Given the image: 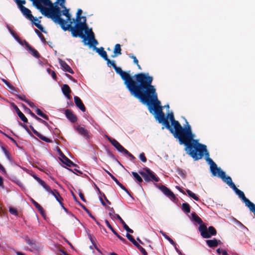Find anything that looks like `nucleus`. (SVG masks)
I'll return each mask as SVG.
<instances>
[{
	"mask_svg": "<svg viewBox=\"0 0 255 255\" xmlns=\"http://www.w3.org/2000/svg\"><path fill=\"white\" fill-rule=\"evenodd\" d=\"M47 192L51 193L53 190L51 189V188L46 184V185L43 187Z\"/></svg>",
	"mask_w": 255,
	"mask_h": 255,
	"instance_id": "obj_59",
	"label": "nucleus"
},
{
	"mask_svg": "<svg viewBox=\"0 0 255 255\" xmlns=\"http://www.w3.org/2000/svg\"><path fill=\"white\" fill-rule=\"evenodd\" d=\"M248 208L250 209V211H252L255 215V204L253 203Z\"/></svg>",
	"mask_w": 255,
	"mask_h": 255,
	"instance_id": "obj_58",
	"label": "nucleus"
},
{
	"mask_svg": "<svg viewBox=\"0 0 255 255\" xmlns=\"http://www.w3.org/2000/svg\"><path fill=\"white\" fill-rule=\"evenodd\" d=\"M66 21H63L60 25L64 31L69 30L74 37H79L83 39L82 42L85 45L87 44V37L84 34V25L82 24L81 21H76L75 26H72L71 24H66Z\"/></svg>",
	"mask_w": 255,
	"mask_h": 255,
	"instance_id": "obj_5",
	"label": "nucleus"
},
{
	"mask_svg": "<svg viewBox=\"0 0 255 255\" xmlns=\"http://www.w3.org/2000/svg\"><path fill=\"white\" fill-rule=\"evenodd\" d=\"M64 114L66 117L72 123H74L77 121V118L75 115H74L73 112L69 109H66L65 110Z\"/></svg>",
	"mask_w": 255,
	"mask_h": 255,
	"instance_id": "obj_15",
	"label": "nucleus"
},
{
	"mask_svg": "<svg viewBox=\"0 0 255 255\" xmlns=\"http://www.w3.org/2000/svg\"><path fill=\"white\" fill-rule=\"evenodd\" d=\"M128 157L131 158V160H133L135 159V157L131 154L129 151L128 152V153L126 154Z\"/></svg>",
	"mask_w": 255,
	"mask_h": 255,
	"instance_id": "obj_64",
	"label": "nucleus"
},
{
	"mask_svg": "<svg viewBox=\"0 0 255 255\" xmlns=\"http://www.w3.org/2000/svg\"><path fill=\"white\" fill-rule=\"evenodd\" d=\"M29 128L31 129V130L33 131V132L37 136H38L40 139L48 142V143H51L52 142V140L40 134L39 132H38L37 130H36L32 126H29Z\"/></svg>",
	"mask_w": 255,
	"mask_h": 255,
	"instance_id": "obj_18",
	"label": "nucleus"
},
{
	"mask_svg": "<svg viewBox=\"0 0 255 255\" xmlns=\"http://www.w3.org/2000/svg\"><path fill=\"white\" fill-rule=\"evenodd\" d=\"M10 92L14 95H16L17 94V89L14 87L13 86H11L9 88Z\"/></svg>",
	"mask_w": 255,
	"mask_h": 255,
	"instance_id": "obj_51",
	"label": "nucleus"
},
{
	"mask_svg": "<svg viewBox=\"0 0 255 255\" xmlns=\"http://www.w3.org/2000/svg\"><path fill=\"white\" fill-rule=\"evenodd\" d=\"M36 120L39 121L40 123H42V124H43L48 128H49L50 126H49L48 124L46 121H45L44 120L41 119V118H40L39 117Z\"/></svg>",
	"mask_w": 255,
	"mask_h": 255,
	"instance_id": "obj_53",
	"label": "nucleus"
},
{
	"mask_svg": "<svg viewBox=\"0 0 255 255\" xmlns=\"http://www.w3.org/2000/svg\"><path fill=\"white\" fill-rule=\"evenodd\" d=\"M143 171H139L138 173L143 177L146 182H149L151 181L158 182L159 178L156 174L149 168L145 167L143 168Z\"/></svg>",
	"mask_w": 255,
	"mask_h": 255,
	"instance_id": "obj_7",
	"label": "nucleus"
},
{
	"mask_svg": "<svg viewBox=\"0 0 255 255\" xmlns=\"http://www.w3.org/2000/svg\"><path fill=\"white\" fill-rule=\"evenodd\" d=\"M13 1L16 3L19 9L25 7L23 5L26 3L25 0H13Z\"/></svg>",
	"mask_w": 255,
	"mask_h": 255,
	"instance_id": "obj_41",
	"label": "nucleus"
},
{
	"mask_svg": "<svg viewBox=\"0 0 255 255\" xmlns=\"http://www.w3.org/2000/svg\"><path fill=\"white\" fill-rule=\"evenodd\" d=\"M27 110H28L29 111V113L30 114V115L33 117L35 119L37 120V119L38 118L37 116H36L33 112H31V111L29 109H27Z\"/></svg>",
	"mask_w": 255,
	"mask_h": 255,
	"instance_id": "obj_62",
	"label": "nucleus"
},
{
	"mask_svg": "<svg viewBox=\"0 0 255 255\" xmlns=\"http://www.w3.org/2000/svg\"><path fill=\"white\" fill-rule=\"evenodd\" d=\"M25 241L26 243L30 246L31 248H32L34 249H37L38 248V246L36 245V243L35 241L31 240L28 237H26L25 238Z\"/></svg>",
	"mask_w": 255,
	"mask_h": 255,
	"instance_id": "obj_26",
	"label": "nucleus"
},
{
	"mask_svg": "<svg viewBox=\"0 0 255 255\" xmlns=\"http://www.w3.org/2000/svg\"><path fill=\"white\" fill-rule=\"evenodd\" d=\"M236 194L240 198L242 199L243 201L245 203L246 206H247L248 207H249L253 203L246 197L244 193L242 191L239 190L238 191Z\"/></svg>",
	"mask_w": 255,
	"mask_h": 255,
	"instance_id": "obj_19",
	"label": "nucleus"
},
{
	"mask_svg": "<svg viewBox=\"0 0 255 255\" xmlns=\"http://www.w3.org/2000/svg\"><path fill=\"white\" fill-rule=\"evenodd\" d=\"M78 204L87 213L88 215L93 220H95V217L92 215L91 212L86 207V206L81 204L79 201H77Z\"/></svg>",
	"mask_w": 255,
	"mask_h": 255,
	"instance_id": "obj_33",
	"label": "nucleus"
},
{
	"mask_svg": "<svg viewBox=\"0 0 255 255\" xmlns=\"http://www.w3.org/2000/svg\"><path fill=\"white\" fill-rule=\"evenodd\" d=\"M62 8L63 10H61V15H65L66 17V20H70L71 19V14L69 12V9L66 8L65 4H64V7Z\"/></svg>",
	"mask_w": 255,
	"mask_h": 255,
	"instance_id": "obj_27",
	"label": "nucleus"
},
{
	"mask_svg": "<svg viewBox=\"0 0 255 255\" xmlns=\"http://www.w3.org/2000/svg\"><path fill=\"white\" fill-rule=\"evenodd\" d=\"M160 233H161V235L164 237V238L167 240L171 245L173 246H175V242L171 238L167 236L165 233L161 231H160Z\"/></svg>",
	"mask_w": 255,
	"mask_h": 255,
	"instance_id": "obj_39",
	"label": "nucleus"
},
{
	"mask_svg": "<svg viewBox=\"0 0 255 255\" xmlns=\"http://www.w3.org/2000/svg\"><path fill=\"white\" fill-rule=\"evenodd\" d=\"M82 13V10L81 9H78L77 10V12L76 13V21H81V20H84V18L86 17L85 16H82L81 14Z\"/></svg>",
	"mask_w": 255,
	"mask_h": 255,
	"instance_id": "obj_34",
	"label": "nucleus"
},
{
	"mask_svg": "<svg viewBox=\"0 0 255 255\" xmlns=\"http://www.w3.org/2000/svg\"><path fill=\"white\" fill-rule=\"evenodd\" d=\"M186 191L188 195L190 197L192 198L195 200L197 201L199 200V197L195 193L192 192L191 190H190L189 189H186Z\"/></svg>",
	"mask_w": 255,
	"mask_h": 255,
	"instance_id": "obj_36",
	"label": "nucleus"
},
{
	"mask_svg": "<svg viewBox=\"0 0 255 255\" xmlns=\"http://www.w3.org/2000/svg\"><path fill=\"white\" fill-rule=\"evenodd\" d=\"M100 200L101 201V203H102V204L105 206L107 209H109V207L107 206L106 205V203L104 201L103 199H102V197H100Z\"/></svg>",
	"mask_w": 255,
	"mask_h": 255,
	"instance_id": "obj_61",
	"label": "nucleus"
},
{
	"mask_svg": "<svg viewBox=\"0 0 255 255\" xmlns=\"http://www.w3.org/2000/svg\"><path fill=\"white\" fill-rule=\"evenodd\" d=\"M96 45L92 46L94 49L96 50V52L107 62H110V59L108 57L107 53L106 51L104 50V48L103 47L100 48H97L96 47Z\"/></svg>",
	"mask_w": 255,
	"mask_h": 255,
	"instance_id": "obj_14",
	"label": "nucleus"
},
{
	"mask_svg": "<svg viewBox=\"0 0 255 255\" xmlns=\"http://www.w3.org/2000/svg\"><path fill=\"white\" fill-rule=\"evenodd\" d=\"M107 226L112 231L114 235L117 233V232L115 230V229L112 227V226L110 224L109 222L107 220H105V221Z\"/></svg>",
	"mask_w": 255,
	"mask_h": 255,
	"instance_id": "obj_46",
	"label": "nucleus"
},
{
	"mask_svg": "<svg viewBox=\"0 0 255 255\" xmlns=\"http://www.w3.org/2000/svg\"><path fill=\"white\" fill-rule=\"evenodd\" d=\"M140 101L148 106L150 113H154V118L160 124L163 125L174 137L178 139L180 144H184L188 140L192 139L194 135L192 133L191 126L186 122L187 125L183 128L180 123L174 119L173 114L171 113L165 117L162 111L161 103L158 100L156 89L153 87Z\"/></svg>",
	"mask_w": 255,
	"mask_h": 255,
	"instance_id": "obj_1",
	"label": "nucleus"
},
{
	"mask_svg": "<svg viewBox=\"0 0 255 255\" xmlns=\"http://www.w3.org/2000/svg\"><path fill=\"white\" fill-rule=\"evenodd\" d=\"M1 148V149L3 151V152L4 153L5 156L6 157V158L8 160H11V155H10V153L9 152V151L4 146H2Z\"/></svg>",
	"mask_w": 255,
	"mask_h": 255,
	"instance_id": "obj_43",
	"label": "nucleus"
},
{
	"mask_svg": "<svg viewBox=\"0 0 255 255\" xmlns=\"http://www.w3.org/2000/svg\"><path fill=\"white\" fill-rule=\"evenodd\" d=\"M35 32L38 35V37L40 38L42 42L45 43L46 39L44 37L43 35L39 31L38 29H35Z\"/></svg>",
	"mask_w": 255,
	"mask_h": 255,
	"instance_id": "obj_42",
	"label": "nucleus"
},
{
	"mask_svg": "<svg viewBox=\"0 0 255 255\" xmlns=\"http://www.w3.org/2000/svg\"><path fill=\"white\" fill-rule=\"evenodd\" d=\"M59 153L60 156L61 157L60 159L64 164L68 167H71L72 166H77V165L74 163L70 159L66 157L60 150V149H59Z\"/></svg>",
	"mask_w": 255,
	"mask_h": 255,
	"instance_id": "obj_12",
	"label": "nucleus"
},
{
	"mask_svg": "<svg viewBox=\"0 0 255 255\" xmlns=\"http://www.w3.org/2000/svg\"><path fill=\"white\" fill-rule=\"evenodd\" d=\"M182 211L186 214H188L190 212V206L187 203H183L181 207Z\"/></svg>",
	"mask_w": 255,
	"mask_h": 255,
	"instance_id": "obj_29",
	"label": "nucleus"
},
{
	"mask_svg": "<svg viewBox=\"0 0 255 255\" xmlns=\"http://www.w3.org/2000/svg\"><path fill=\"white\" fill-rule=\"evenodd\" d=\"M126 237L128 238V239L133 244L135 243L136 241L134 240L133 236L131 235L130 234L127 233L126 235Z\"/></svg>",
	"mask_w": 255,
	"mask_h": 255,
	"instance_id": "obj_48",
	"label": "nucleus"
},
{
	"mask_svg": "<svg viewBox=\"0 0 255 255\" xmlns=\"http://www.w3.org/2000/svg\"><path fill=\"white\" fill-rule=\"evenodd\" d=\"M107 138L109 141L117 148V149L121 146V144L115 139L112 138L109 136H107Z\"/></svg>",
	"mask_w": 255,
	"mask_h": 255,
	"instance_id": "obj_30",
	"label": "nucleus"
},
{
	"mask_svg": "<svg viewBox=\"0 0 255 255\" xmlns=\"http://www.w3.org/2000/svg\"><path fill=\"white\" fill-rule=\"evenodd\" d=\"M107 63L108 66H112L114 69L117 67L114 61H111L110 60V62H107Z\"/></svg>",
	"mask_w": 255,
	"mask_h": 255,
	"instance_id": "obj_52",
	"label": "nucleus"
},
{
	"mask_svg": "<svg viewBox=\"0 0 255 255\" xmlns=\"http://www.w3.org/2000/svg\"><path fill=\"white\" fill-rule=\"evenodd\" d=\"M121 46L120 44H116L114 49V55H112L111 57L112 58L116 57L119 55L122 54V49Z\"/></svg>",
	"mask_w": 255,
	"mask_h": 255,
	"instance_id": "obj_24",
	"label": "nucleus"
},
{
	"mask_svg": "<svg viewBox=\"0 0 255 255\" xmlns=\"http://www.w3.org/2000/svg\"><path fill=\"white\" fill-rule=\"evenodd\" d=\"M25 46L27 48L28 52L35 58H39L40 56V55L38 52L35 49L30 46L26 41H25Z\"/></svg>",
	"mask_w": 255,
	"mask_h": 255,
	"instance_id": "obj_17",
	"label": "nucleus"
},
{
	"mask_svg": "<svg viewBox=\"0 0 255 255\" xmlns=\"http://www.w3.org/2000/svg\"><path fill=\"white\" fill-rule=\"evenodd\" d=\"M139 157L140 159L143 162H146L147 161L146 157L145 156V154L143 152L139 154Z\"/></svg>",
	"mask_w": 255,
	"mask_h": 255,
	"instance_id": "obj_50",
	"label": "nucleus"
},
{
	"mask_svg": "<svg viewBox=\"0 0 255 255\" xmlns=\"http://www.w3.org/2000/svg\"><path fill=\"white\" fill-rule=\"evenodd\" d=\"M118 185L123 190H124L126 193L128 194H129V192L128 190L120 182L118 184Z\"/></svg>",
	"mask_w": 255,
	"mask_h": 255,
	"instance_id": "obj_56",
	"label": "nucleus"
},
{
	"mask_svg": "<svg viewBox=\"0 0 255 255\" xmlns=\"http://www.w3.org/2000/svg\"><path fill=\"white\" fill-rule=\"evenodd\" d=\"M115 70L124 81V84L130 94L140 101L153 87L152 85L153 78L148 73H140L131 76L120 67H117Z\"/></svg>",
	"mask_w": 255,
	"mask_h": 255,
	"instance_id": "obj_2",
	"label": "nucleus"
},
{
	"mask_svg": "<svg viewBox=\"0 0 255 255\" xmlns=\"http://www.w3.org/2000/svg\"><path fill=\"white\" fill-rule=\"evenodd\" d=\"M16 97L20 99V100L24 101L26 103L28 102V99L26 98V96L24 95H18L17 94L16 95Z\"/></svg>",
	"mask_w": 255,
	"mask_h": 255,
	"instance_id": "obj_45",
	"label": "nucleus"
},
{
	"mask_svg": "<svg viewBox=\"0 0 255 255\" xmlns=\"http://www.w3.org/2000/svg\"><path fill=\"white\" fill-rule=\"evenodd\" d=\"M31 201L34 205L35 207L40 212V214L42 215H44V210L43 208L37 202H36L34 199H31Z\"/></svg>",
	"mask_w": 255,
	"mask_h": 255,
	"instance_id": "obj_28",
	"label": "nucleus"
},
{
	"mask_svg": "<svg viewBox=\"0 0 255 255\" xmlns=\"http://www.w3.org/2000/svg\"><path fill=\"white\" fill-rule=\"evenodd\" d=\"M217 176L221 178L222 180L229 186L234 184L232 182V178L230 176H226L225 172L221 168L218 171Z\"/></svg>",
	"mask_w": 255,
	"mask_h": 255,
	"instance_id": "obj_9",
	"label": "nucleus"
},
{
	"mask_svg": "<svg viewBox=\"0 0 255 255\" xmlns=\"http://www.w3.org/2000/svg\"><path fill=\"white\" fill-rule=\"evenodd\" d=\"M56 198V200L60 203L61 206H63V203H62L63 198L60 196L59 193L58 191L56 190H54L51 193Z\"/></svg>",
	"mask_w": 255,
	"mask_h": 255,
	"instance_id": "obj_25",
	"label": "nucleus"
},
{
	"mask_svg": "<svg viewBox=\"0 0 255 255\" xmlns=\"http://www.w3.org/2000/svg\"><path fill=\"white\" fill-rule=\"evenodd\" d=\"M79 197L80 198H81V199L84 202H86V199L84 197V194L81 193V192H80L79 194Z\"/></svg>",
	"mask_w": 255,
	"mask_h": 255,
	"instance_id": "obj_60",
	"label": "nucleus"
},
{
	"mask_svg": "<svg viewBox=\"0 0 255 255\" xmlns=\"http://www.w3.org/2000/svg\"><path fill=\"white\" fill-rule=\"evenodd\" d=\"M195 135L192 139L188 140L185 142V150L194 160H198L203 158L205 155L206 160L210 165V170L213 175L217 176L218 171L220 169L217 164L209 157V153L205 145L199 143L198 140L194 139Z\"/></svg>",
	"mask_w": 255,
	"mask_h": 255,
	"instance_id": "obj_4",
	"label": "nucleus"
},
{
	"mask_svg": "<svg viewBox=\"0 0 255 255\" xmlns=\"http://www.w3.org/2000/svg\"><path fill=\"white\" fill-rule=\"evenodd\" d=\"M122 224L123 225L124 229L126 230L128 233H133V231L132 229H130L125 222Z\"/></svg>",
	"mask_w": 255,
	"mask_h": 255,
	"instance_id": "obj_47",
	"label": "nucleus"
},
{
	"mask_svg": "<svg viewBox=\"0 0 255 255\" xmlns=\"http://www.w3.org/2000/svg\"><path fill=\"white\" fill-rule=\"evenodd\" d=\"M199 230L201 236L204 238H209L212 236L217 234V231L213 226H210L207 229L205 225H201L199 227Z\"/></svg>",
	"mask_w": 255,
	"mask_h": 255,
	"instance_id": "obj_8",
	"label": "nucleus"
},
{
	"mask_svg": "<svg viewBox=\"0 0 255 255\" xmlns=\"http://www.w3.org/2000/svg\"><path fill=\"white\" fill-rule=\"evenodd\" d=\"M33 4L38 9L42 15L50 18L55 23L59 25L65 21L61 18V10L58 4L61 7H64L66 0H56L54 3H52L50 0H31Z\"/></svg>",
	"mask_w": 255,
	"mask_h": 255,
	"instance_id": "obj_3",
	"label": "nucleus"
},
{
	"mask_svg": "<svg viewBox=\"0 0 255 255\" xmlns=\"http://www.w3.org/2000/svg\"><path fill=\"white\" fill-rule=\"evenodd\" d=\"M20 11L23 14V15L25 16V17L31 21H38V19L36 17H34L31 14V12L30 9L27 8L26 7H22L21 8H19Z\"/></svg>",
	"mask_w": 255,
	"mask_h": 255,
	"instance_id": "obj_11",
	"label": "nucleus"
},
{
	"mask_svg": "<svg viewBox=\"0 0 255 255\" xmlns=\"http://www.w3.org/2000/svg\"><path fill=\"white\" fill-rule=\"evenodd\" d=\"M74 102L76 106L80 109L82 112H84L86 111V108L83 103L82 101L79 97L78 96L74 97Z\"/></svg>",
	"mask_w": 255,
	"mask_h": 255,
	"instance_id": "obj_20",
	"label": "nucleus"
},
{
	"mask_svg": "<svg viewBox=\"0 0 255 255\" xmlns=\"http://www.w3.org/2000/svg\"><path fill=\"white\" fill-rule=\"evenodd\" d=\"M84 18V19L83 21H81V22L82 24L84 25V31L87 34L86 37H87V40H88L87 45H88L89 47H91L92 46L97 45L98 44V42L95 38V34L92 29H89L87 24L86 23V17Z\"/></svg>",
	"mask_w": 255,
	"mask_h": 255,
	"instance_id": "obj_6",
	"label": "nucleus"
},
{
	"mask_svg": "<svg viewBox=\"0 0 255 255\" xmlns=\"http://www.w3.org/2000/svg\"><path fill=\"white\" fill-rule=\"evenodd\" d=\"M38 22H33V24L35 25L36 27H37L40 30L44 33H46V31L44 30V27L39 23L40 21L38 20Z\"/></svg>",
	"mask_w": 255,
	"mask_h": 255,
	"instance_id": "obj_44",
	"label": "nucleus"
},
{
	"mask_svg": "<svg viewBox=\"0 0 255 255\" xmlns=\"http://www.w3.org/2000/svg\"><path fill=\"white\" fill-rule=\"evenodd\" d=\"M74 128L80 135H82L87 140L90 139L89 132L87 129L80 126H75Z\"/></svg>",
	"mask_w": 255,
	"mask_h": 255,
	"instance_id": "obj_13",
	"label": "nucleus"
},
{
	"mask_svg": "<svg viewBox=\"0 0 255 255\" xmlns=\"http://www.w3.org/2000/svg\"><path fill=\"white\" fill-rule=\"evenodd\" d=\"M128 57L130 58L131 59H133V62L134 64H135L137 65V67L138 69L141 70V68L138 64V61L136 57L132 54H128Z\"/></svg>",
	"mask_w": 255,
	"mask_h": 255,
	"instance_id": "obj_38",
	"label": "nucleus"
},
{
	"mask_svg": "<svg viewBox=\"0 0 255 255\" xmlns=\"http://www.w3.org/2000/svg\"><path fill=\"white\" fill-rule=\"evenodd\" d=\"M60 64L61 66V68L63 70L68 72L71 74H73L74 71L65 62L62 60H60Z\"/></svg>",
	"mask_w": 255,
	"mask_h": 255,
	"instance_id": "obj_21",
	"label": "nucleus"
},
{
	"mask_svg": "<svg viewBox=\"0 0 255 255\" xmlns=\"http://www.w3.org/2000/svg\"><path fill=\"white\" fill-rule=\"evenodd\" d=\"M117 150L121 152H123L126 154L128 151V150L125 149L122 145L117 149Z\"/></svg>",
	"mask_w": 255,
	"mask_h": 255,
	"instance_id": "obj_49",
	"label": "nucleus"
},
{
	"mask_svg": "<svg viewBox=\"0 0 255 255\" xmlns=\"http://www.w3.org/2000/svg\"><path fill=\"white\" fill-rule=\"evenodd\" d=\"M109 211H110L109 213V215L112 219L116 218L119 220L121 224L124 223V221L122 219L120 216L119 214L115 213V211L113 208H109Z\"/></svg>",
	"mask_w": 255,
	"mask_h": 255,
	"instance_id": "obj_22",
	"label": "nucleus"
},
{
	"mask_svg": "<svg viewBox=\"0 0 255 255\" xmlns=\"http://www.w3.org/2000/svg\"><path fill=\"white\" fill-rule=\"evenodd\" d=\"M230 187L234 190L236 193H237L238 191L239 190V189L236 187L234 183L231 186H230Z\"/></svg>",
	"mask_w": 255,
	"mask_h": 255,
	"instance_id": "obj_63",
	"label": "nucleus"
},
{
	"mask_svg": "<svg viewBox=\"0 0 255 255\" xmlns=\"http://www.w3.org/2000/svg\"><path fill=\"white\" fill-rule=\"evenodd\" d=\"M19 125L22 126L29 134L32 135L31 132L30 131L27 126L20 122Z\"/></svg>",
	"mask_w": 255,
	"mask_h": 255,
	"instance_id": "obj_55",
	"label": "nucleus"
},
{
	"mask_svg": "<svg viewBox=\"0 0 255 255\" xmlns=\"http://www.w3.org/2000/svg\"><path fill=\"white\" fill-rule=\"evenodd\" d=\"M206 244L210 248H215L218 246L221 243L220 240H217L216 239L213 240H208L206 241Z\"/></svg>",
	"mask_w": 255,
	"mask_h": 255,
	"instance_id": "obj_23",
	"label": "nucleus"
},
{
	"mask_svg": "<svg viewBox=\"0 0 255 255\" xmlns=\"http://www.w3.org/2000/svg\"><path fill=\"white\" fill-rule=\"evenodd\" d=\"M62 91L64 95H69L71 92L69 86L67 84H64L62 86Z\"/></svg>",
	"mask_w": 255,
	"mask_h": 255,
	"instance_id": "obj_31",
	"label": "nucleus"
},
{
	"mask_svg": "<svg viewBox=\"0 0 255 255\" xmlns=\"http://www.w3.org/2000/svg\"><path fill=\"white\" fill-rule=\"evenodd\" d=\"M11 105L14 109V110L15 111L16 113H17V115L18 116L20 120L24 123H28L27 119L25 117L24 115L20 111L17 106L13 103H11Z\"/></svg>",
	"mask_w": 255,
	"mask_h": 255,
	"instance_id": "obj_16",
	"label": "nucleus"
},
{
	"mask_svg": "<svg viewBox=\"0 0 255 255\" xmlns=\"http://www.w3.org/2000/svg\"><path fill=\"white\" fill-rule=\"evenodd\" d=\"M143 255H147L145 250L142 248L137 242L133 244Z\"/></svg>",
	"mask_w": 255,
	"mask_h": 255,
	"instance_id": "obj_35",
	"label": "nucleus"
},
{
	"mask_svg": "<svg viewBox=\"0 0 255 255\" xmlns=\"http://www.w3.org/2000/svg\"><path fill=\"white\" fill-rule=\"evenodd\" d=\"M131 174L133 176L134 180L138 183H140L143 181L142 178L137 173L133 171L131 172Z\"/></svg>",
	"mask_w": 255,
	"mask_h": 255,
	"instance_id": "obj_32",
	"label": "nucleus"
},
{
	"mask_svg": "<svg viewBox=\"0 0 255 255\" xmlns=\"http://www.w3.org/2000/svg\"><path fill=\"white\" fill-rule=\"evenodd\" d=\"M192 217L193 220L199 224H201L203 223L201 219L195 213L192 214Z\"/></svg>",
	"mask_w": 255,
	"mask_h": 255,
	"instance_id": "obj_40",
	"label": "nucleus"
},
{
	"mask_svg": "<svg viewBox=\"0 0 255 255\" xmlns=\"http://www.w3.org/2000/svg\"><path fill=\"white\" fill-rule=\"evenodd\" d=\"M115 235L124 243L127 244L128 243L127 241L125 238L120 236L118 233L116 234Z\"/></svg>",
	"mask_w": 255,
	"mask_h": 255,
	"instance_id": "obj_54",
	"label": "nucleus"
},
{
	"mask_svg": "<svg viewBox=\"0 0 255 255\" xmlns=\"http://www.w3.org/2000/svg\"><path fill=\"white\" fill-rule=\"evenodd\" d=\"M35 112L38 116L41 117L46 120H49L48 117L44 114L39 109L35 108Z\"/></svg>",
	"mask_w": 255,
	"mask_h": 255,
	"instance_id": "obj_37",
	"label": "nucleus"
},
{
	"mask_svg": "<svg viewBox=\"0 0 255 255\" xmlns=\"http://www.w3.org/2000/svg\"><path fill=\"white\" fill-rule=\"evenodd\" d=\"M158 188L170 200L174 201L176 199V196L167 187L164 185L158 186Z\"/></svg>",
	"mask_w": 255,
	"mask_h": 255,
	"instance_id": "obj_10",
	"label": "nucleus"
},
{
	"mask_svg": "<svg viewBox=\"0 0 255 255\" xmlns=\"http://www.w3.org/2000/svg\"><path fill=\"white\" fill-rule=\"evenodd\" d=\"M9 212L13 215H17V210L13 208H10L9 209Z\"/></svg>",
	"mask_w": 255,
	"mask_h": 255,
	"instance_id": "obj_57",
	"label": "nucleus"
}]
</instances>
